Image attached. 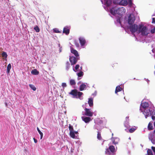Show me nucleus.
I'll list each match as a JSON object with an SVG mask.
<instances>
[{
	"label": "nucleus",
	"mask_w": 155,
	"mask_h": 155,
	"mask_svg": "<svg viewBox=\"0 0 155 155\" xmlns=\"http://www.w3.org/2000/svg\"><path fill=\"white\" fill-rule=\"evenodd\" d=\"M139 33H141L143 36H146L149 34V31L147 28L142 25H139Z\"/></svg>",
	"instance_id": "1"
},
{
	"label": "nucleus",
	"mask_w": 155,
	"mask_h": 155,
	"mask_svg": "<svg viewBox=\"0 0 155 155\" xmlns=\"http://www.w3.org/2000/svg\"><path fill=\"white\" fill-rule=\"evenodd\" d=\"M83 94V93L81 92H78L76 89L72 90L69 93V94L73 96V97L77 98L78 97L79 98H80Z\"/></svg>",
	"instance_id": "2"
},
{
	"label": "nucleus",
	"mask_w": 155,
	"mask_h": 155,
	"mask_svg": "<svg viewBox=\"0 0 155 155\" xmlns=\"http://www.w3.org/2000/svg\"><path fill=\"white\" fill-rule=\"evenodd\" d=\"M130 25L128 27V28L132 33H134L137 31H138L139 25L138 26L135 24Z\"/></svg>",
	"instance_id": "3"
},
{
	"label": "nucleus",
	"mask_w": 155,
	"mask_h": 155,
	"mask_svg": "<svg viewBox=\"0 0 155 155\" xmlns=\"http://www.w3.org/2000/svg\"><path fill=\"white\" fill-rule=\"evenodd\" d=\"M135 20V18L134 15L132 14H130L128 17V23L129 25H132Z\"/></svg>",
	"instance_id": "4"
},
{
	"label": "nucleus",
	"mask_w": 155,
	"mask_h": 155,
	"mask_svg": "<svg viewBox=\"0 0 155 155\" xmlns=\"http://www.w3.org/2000/svg\"><path fill=\"white\" fill-rule=\"evenodd\" d=\"M126 12V10L124 7H122L117 9V14L119 15H122Z\"/></svg>",
	"instance_id": "5"
},
{
	"label": "nucleus",
	"mask_w": 155,
	"mask_h": 155,
	"mask_svg": "<svg viewBox=\"0 0 155 155\" xmlns=\"http://www.w3.org/2000/svg\"><path fill=\"white\" fill-rule=\"evenodd\" d=\"M85 112L84 115L89 117H92L93 114V112L91 111V109L85 108L84 109Z\"/></svg>",
	"instance_id": "6"
},
{
	"label": "nucleus",
	"mask_w": 155,
	"mask_h": 155,
	"mask_svg": "<svg viewBox=\"0 0 155 155\" xmlns=\"http://www.w3.org/2000/svg\"><path fill=\"white\" fill-rule=\"evenodd\" d=\"M79 40L81 46L84 48L86 43V41L85 39L83 37H80L79 38Z\"/></svg>",
	"instance_id": "7"
},
{
	"label": "nucleus",
	"mask_w": 155,
	"mask_h": 155,
	"mask_svg": "<svg viewBox=\"0 0 155 155\" xmlns=\"http://www.w3.org/2000/svg\"><path fill=\"white\" fill-rule=\"evenodd\" d=\"M152 110L150 109H144V114L145 115V117L147 118L151 113Z\"/></svg>",
	"instance_id": "8"
},
{
	"label": "nucleus",
	"mask_w": 155,
	"mask_h": 155,
	"mask_svg": "<svg viewBox=\"0 0 155 155\" xmlns=\"http://www.w3.org/2000/svg\"><path fill=\"white\" fill-rule=\"evenodd\" d=\"M69 60L71 64L74 65L77 63L78 59L75 57L72 56L70 58Z\"/></svg>",
	"instance_id": "9"
},
{
	"label": "nucleus",
	"mask_w": 155,
	"mask_h": 155,
	"mask_svg": "<svg viewBox=\"0 0 155 155\" xmlns=\"http://www.w3.org/2000/svg\"><path fill=\"white\" fill-rule=\"evenodd\" d=\"M70 29V28L69 27L66 26L63 28V33L66 35H68L69 33Z\"/></svg>",
	"instance_id": "10"
},
{
	"label": "nucleus",
	"mask_w": 155,
	"mask_h": 155,
	"mask_svg": "<svg viewBox=\"0 0 155 155\" xmlns=\"http://www.w3.org/2000/svg\"><path fill=\"white\" fill-rule=\"evenodd\" d=\"M71 51L72 53L74 54L76 57L79 56L78 52L72 47L71 48Z\"/></svg>",
	"instance_id": "11"
},
{
	"label": "nucleus",
	"mask_w": 155,
	"mask_h": 155,
	"mask_svg": "<svg viewBox=\"0 0 155 155\" xmlns=\"http://www.w3.org/2000/svg\"><path fill=\"white\" fill-rule=\"evenodd\" d=\"M82 119L83 121L85 123H87L91 120V119L89 117H82Z\"/></svg>",
	"instance_id": "12"
},
{
	"label": "nucleus",
	"mask_w": 155,
	"mask_h": 155,
	"mask_svg": "<svg viewBox=\"0 0 155 155\" xmlns=\"http://www.w3.org/2000/svg\"><path fill=\"white\" fill-rule=\"evenodd\" d=\"M104 4L107 6H109L112 3V1L111 0H104Z\"/></svg>",
	"instance_id": "13"
},
{
	"label": "nucleus",
	"mask_w": 155,
	"mask_h": 155,
	"mask_svg": "<svg viewBox=\"0 0 155 155\" xmlns=\"http://www.w3.org/2000/svg\"><path fill=\"white\" fill-rule=\"evenodd\" d=\"M88 103L90 107L93 106V99L92 98H89Z\"/></svg>",
	"instance_id": "14"
},
{
	"label": "nucleus",
	"mask_w": 155,
	"mask_h": 155,
	"mask_svg": "<svg viewBox=\"0 0 155 155\" xmlns=\"http://www.w3.org/2000/svg\"><path fill=\"white\" fill-rule=\"evenodd\" d=\"M110 13L113 15H115L117 14V9H116L114 8H112L110 9Z\"/></svg>",
	"instance_id": "15"
},
{
	"label": "nucleus",
	"mask_w": 155,
	"mask_h": 155,
	"mask_svg": "<svg viewBox=\"0 0 155 155\" xmlns=\"http://www.w3.org/2000/svg\"><path fill=\"white\" fill-rule=\"evenodd\" d=\"M141 105L142 107L144 109H146L149 106V104L147 102H145L144 103H142Z\"/></svg>",
	"instance_id": "16"
},
{
	"label": "nucleus",
	"mask_w": 155,
	"mask_h": 155,
	"mask_svg": "<svg viewBox=\"0 0 155 155\" xmlns=\"http://www.w3.org/2000/svg\"><path fill=\"white\" fill-rule=\"evenodd\" d=\"M120 4L123 6H126L127 4V0H121L120 2Z\"/></svg>",
	"instance_id": "17"
},
{
	"label": "nucleus",
	"mask_w": 155,
	"mask_h": 155,
	"mask_svg": "<svg viewBox=\"0 0 155 155\" xmlns=\"http://www.w3.org/2000/svg\"><path fill=\"white\" fill-rule=\"evenodd\" d=\"M86 87V85L84 83H83L80 85L79 87V90L80 91L84 90L85 88Z\"/></svg>",
	"instance_id": "18"
},
{
	"label": "nucleus",
	"mask_w": 155,
	"mask_h": 155,
	"mask_svg": "<svg viewBox=\"0 0 155 155\" xmlns=\"http://www.w3.org/2000/svg\"><path fill=\"white\" fill-rule=\"evenodd\" d=\"M39 72L38 71L37 69H34L32 70L31 73L33 75H38V74Z\"/></svg>",
	"instance_id": "19"
},
{
	"label": "nucleus",
	"mask_w": 155,
	"mask_h": 155,
	"mask_svg": "<svg viewBox=\"0 0 155 155\" xmlns=\"http://www.w3.org/2000/svg\"><path fill=\"white\" fill-rule=\"evenodd\" d=\"M69 135L72 138L74 139L76 138L77 137L75 136V134L74 131L70 132Z\"/></svg>",
	"instance_id": "20"
},
{
	"label": "nucleus",
	"mask_w": 155,
	"mask_h": 155,
	"mask_svg": "<svg viewBox=\"0 0 155 155\" xmlns=\"http://www.w3.org/2000/svg\"><path fill=\"white\" fill-rule=\"evenodd\" d=\"M122 90V89L120 86H118L116 87L115 93L117 94L118 92L121 91Z\"/></svg>",
	"instance_id": "21"
},
{
	"label": "nucleus",
	"mask_w": 155,
	"mask_h": 155,
	"mask_svg": "<svg viewBox=\"0 0 155 155\" xmlns=\"http://www.w3.org/2000/svg\"><path fill=\"white\" fill-rule=\"evenodd\" d=\"M109 149L111 152L113 153L115 152V148L114 146L113 145L110 146H109Z\"/></svg>",
	"instance_id": "22"
},
{
	"label": "nucleus",
	"mask_w": 155,
	"mask_h": 155,
	"mask_svg": "<svg viewBox=\"0 0 155 155\" xmlns=\"http://www.w3.org/2000/svg\"><path fill=\"white\" fill-rule=\"evenodd\" d=\"M148 129L149 130H152L153 129L152 124L150 122L148 124Z\"/></svg>",
	"instance_id": "23"
},
{
	"label": "nucleus",
	"mask_w": 155,
	"mask_h": 155,
	"mask_svg": "<svg viewBox=\"0 0 155 155\" xmlns=\"http://www.w3.org/2000/svg\"><path fill=\"white\" fill-rule=\"evenodd\" d=\"M2 56L4 59H6L8 56L7 53L5 52H3L2 54Z\"/></svg>",
	"instance_id": "24"
},
{
	"label": "nucleus",
	"mask_w": 155,
	"mask_h": 155,
	"mask_svg": "<svg viewBox=\"0 0 155 155\" xmlns=\"http://www.w3.org/2000/svg\"><path fill=\"white\" fill-rule=\"evenodd\" d=\"M76 82L74 79H71L70 81V84L71 85H74L76 84Z\"/></svg>",
	"instance_id": "25"
},
{
	"label": "nucleus",
	"mask_w": 155,
	"mask_h": 155,
	"mask_svg": "<svg viewBox=\"0 0 155 155\" xmlns=\"http://www.w3.org/2000/svg\"><path fill=\"white\" fill-rule=\"evenodd\" d=\"M11 68V65L10 64H8L7 67V73H9L10 72V70Z\"/></svg>",
	"instance_id": "26"
},
{
	"label": "nucleus",
	"mask_w": 155,
	"mask_h": 155,
	"mask_svg": "<svg viewBox=\"0 0 155 155\" xmlns=\"http://www.w3.org/2000/svg\"><path fill=\"white\" fill-rule=\"evenodd\" d=\"M37 130L38 132V133H39L40 135V139H42L43 136V133L41 132V131L40 130L39 128L38 127H37Z\"/></svg>",
	"instance_id": "27"
},
{
	"label": "nucleus",
	"mask_w": 155,
	"mask_h": 155,
	"mask_svg": "<svg viewBox=\"0 0 155 155\" xmlns=\"http://www.w3.org/2000/svg\"><path fill=\"white\" fill-rule=\"evenodd\" d=\"M34 29L37 32H38L40 31V30L39 27L38 26H36L34 28Z\"/></svg>",
	"instance_id": "28"
},
{
	"label": "nucleus",
	"mask_w": 155,
	"mask_h": 155,
	"mask_svg": "<svg viewBox=\"0 0 155 155\" xmlns=\"http://www.w3.org/2000/svg\"><path fill=\"white\" fill-rule=\"evenodd\" d=\"M29 86L34 91H35L36 90V88L32 84H30L29 85Z\"/></svg>",
	"instance_id": "29"
},
{
	"label": "nucleus",
	"mask_w": 155,
	"mask_h": 155,
	"mask_svg": "<svg viewBox=\"0 0 155 155\" xmlns=\"http://www.w3.org/2000/svg\"><path fill=\"white\" fill-rule=\"evenodd\" d=\"M148 155H153L152 150L150 149H148L147 150Z\"/></svg>",
	"instance_id": "30"
},
{
	"label": "nucleus",
	"mask_w": 155,
	"mask_h": 155,
	"mask_svg": "<svg viewBox=\"0 0 155 155\" xmlns=\"http://www.w3.org/2000/svg\"><path fill=\"white\" fill-rule=\"evenodd\" d=\"M69 129L70 132H72L74 131V130L73 126L71 125L70 124H69Z\"/></svg>",
	"instance_id": "31"
},
{
	"label": "nucleus",
	"mask_w": 155,
	"mask_h": 155,
	"mask_svg": "<svg viewBox=\"0 0 155 155\" xmlns=\"http://www.w3.org/2000/svg\"><path fill=\"white\" fill-rule=\"evenodd\" d=\"M83 74L84 73L82 71H81L77 74V75L78 77H82L83 75Z\"/></svg>",
	"instance_id": "32"
},
{
	"label": "nucleus",
	"mask_w": 155,
	"mask_h": 155,
	"mask_svg": "<svg viewBox=\"0 0 155 155\" xmlns=\"http://www.w3.org/2000/svg\"><path fill=\"white\" fill-rule=\"evenodd\" d=\"M151 117L153 120H155V111L152 112Z\"/></svg>",
	"instance_id": "33"
},
{
	"label": "nucleus",
	"mask_w": 155,
	"mask_h": 155,
	"mask_svg": "<svg viewBox=\"0 0 155 155\" xmlns=\"http://www.w3.org/2000/svg\"><path fill=\"white\" fill-rule=\"evenodd\" d=\"M97 137V139H98L100 140L101 139L102 137L101 136V134L100 132H98Z\"/></svg>",
	"instance_id": "34"
},
{
	"label": "nucleus",
	"mask_w": 155,
	"mask_h": 155,
	"mask_svg": "<svg viewBox=\"0 0 155 155\" xmlns=\"http://www.w3.org/2000/svg\"><path fill=\"white\" fill-rule=\"evenodd\" d=\"M53 31L54 32L56 33H61V31H59L58 29L56 28H55L53 29Z\"/></svg>",
	"instance_id": "35"
},
{
	"label": "nucleus",
	"mask_w": 155,
	"mask_h": 155,
	"mask_svg": "<svg viewBox=\"0 0 155 155\" xmlns=\"http://www.w3.org/2000/svg\"><path fill=\"white\" fill-rule=\"evenodd\" d=\"M132 0H128V5L130 7H131L132 5Z\"/></svg>",
	"instance_id": "36"
},
{
	"label": "nucleus",
	"mask_w": 155,
	"mask_h": 155,
	"mask_svg": "<svg viewBox=\"0 0 155 155\" xmlns=\"http://www.w3.org/2000/svg\"><path fill=\"white\" fill-rule=\"evenodd\" d=\"M135 130V128L134 127H132L129 130V131L130 133H132L134 132Z\"/></svg>",
	"instance_id": "37"
},
{
	"label": "nucleus",
	"mask_w": 155,
	"mask_h": 155,
	"mask_svg": "<svg viewBox=\"0 0 155 155\" xmlns=\"http://www.w3.org/2000/svg\"><path fill=\"white\" fill-rule=\"evenodd\" d=\"M74 43L76 47H79V44L77 41L75 40L74 41Z\"/></svg>",
	"instance_id": "38"
},
{
	"label": "nucleus",
	"mask_w": 155,
	"mask_h": 155,
	"mask_svg": "<svg viewBox=\"0 0 155 155\" xmlns=\"http://www.w3.org/2000/svg\"><path fill=\"white\" fill-rule=\"evenodd\" d=\"M70 63L68 61L66 63V69H69V67H70Z\"/></svg>",
	"instance_id": "39"
},
{
	"label": "nucleus",
	"mask_w": 155,
	"mask_h": 155,
	"mask_svg": "<svg viewBox=\"0 0 155 155\" xmlns=\"http://www.w3.org/2000/svg\"><path fill=\"white\" fill-rule=\"evenodd\" d=\"M118 67V64L117 63H115L112 65V67L114 68H117Z\"/></svg>",
	"instance_id": "40"
},
{
	"label": "nucleus",
	"mask_w": 155,
	"mask_h": 155,
	"mask_svg": "<svg viewBox=\"0 0 155 155\" xmlns=\"http://www.w3.org/2000/svg\"><path fill=\"white\" fill-rule=\"evenodd\" d=\"M109 149H106V150L105 151V153H106L107 154H110V152L109 150Z\"/></svg>",
	"instance_id": "41"
},
{
	"label": "nucleus",
	"mask_w": 155,
	"mask_h": 155,
	"mask_svg": "<svg viewBox=\"0 0 155 155\" xmlns=\"http://www.w3.org/2000/svg\"><path fill=\"white\" fill-rule=\"evenodd\" d=\"M67 86L66 83H63L62 84V86L64 88L66 87Z\"/></svg>",
	"instance_id": "42"
},
{
	"label": "nucleus",
	"mask_w": 155,
	"mask_h": 155,
	"mask_svg": "<svg viewBox=\"0 0 155 155\" xmlns=\"http://www.w3.org/2000/svg\"><path fill=\"white\" fill-rule=\"evenodd\" d=\"M112 140H113V143L114 144L116 145L117 144H118V142H116L114 140H113V139L112 138Z\"/></svg>",
	"instance_id": "43"
},
{
	"label": "nucleus",
	"mask_w": 155,
	"mask_h": 155,
	"mask_svg": "<svg viewBox=\"0 0 155 155\" xmlns=\"http://www.w3.org/2000/svg\"><path fill=\"white\" fill-rule=\"evenodd\" d=\"M79 64H77L75 67V69L76 70H77L78 69V68H79Z\"/></svg>",
	"instance_id": "44"
},
{
	"label": "nucleus",
	"mask_w": 155,
	"mask_h": 155,
	"mask_svg": "<svg viewBox=\"0 0 155 155\" xmlns=\"http://www.w3.org/2000/svg\"><path fill=\"white\" fill-rule=\"evenodd\" d=\"M151 149L153 150V152L155 153V147H152Z\"/></svg>",
	"instance_id": "45"
},
{
	"label": "nucleus",
	"mask_w": 155,
	"mask_h": 155,
	"mask_svg": "<svg viewBox=\"0 0 155 155\" xmlns=\"http://www.w3.org/2000/svg\"><path fill=\"white\" fill-rule=\"evenodd\" d=\"M117 22H118L120 24L121 23H120V18H117Z\"/></svg>",
	"instance_id": "46"
},
{
	"label": "nucleus",
	"mask_w": 155,
	"mask_h": 155,
	"mask_svg": "<svg viewBox=\"0 0 155 155\" xmlns=\"http://www.w3.org/2000/svg\"><path fill=\"white\" fill-rule=\"evenodd\" d=\"M155 28H154L151 31V33L152 34L154 33L155 32Z\"/></svg>",
	"instance_id": "47"
},
{
	"label": "nucleus",
	"mask_w": 155,
	"mask_h": 155,
	"mask_svg": "<svg viewBox=\"0 0 155 155\" xmlns=\"http://www.w3.org/2000/svg\"><path fill=\"white\" fill-rule=\"evenodd\" d=\"M152 23H154L155 24V18H152Z\"/></svg>",
	"instance_id": "48"
},
{
	"label": "nucleus",
	"mask_w": 155,
	"mask_h": 155,
	"mask_svg": "<svg viewBox=\"0 0 155 155\" xmlns=\"http://www.w3.org/2000/svg\"><path fill=\"white\" fill-rule=\"evenodd\" d=\"M33 140H34V142L35 143H37V140L35 139V138H33Z\"/></svg>",
	"instance_id": "49"
},
{
	"label": "nucleus",
	"mask_w": 155,
	"mask_h": 155,
	"mask_svg": "<svg viewBox=\"0 0 155 155\" xmlns=\"http://www.w3.org/2000/svg\"><path fill=\"white\" fill-rule=\"evenodd\" d=\"M74 134H78V131H74Z\"/></svg>",
	"instance_id": "50"
},
{
	"label": "nucleus",
	"mask_w": 155,
	"mask_h": 155,
	"mask_svg": "<svg viewBox=\"0 0 155 155\" xmlns=\"http://www.w3.org/2000/svg\"><path fill=\"white\" fill-rule=\"evenodd\" d=\"M154 126L155 127V121L154 123Z\"/></svg>",
	"instance_id": "51"
},
{
	"label": "nucleus",
	"mask_w": 155,
	"mask_h": 155,
	"mask_svg": "<svg viewBox=\"0 0 155 155\" xmlns=\"http://www.w3.org/2000/svg\"><path fill=\"white\" fill-rule=\"evenodd\" d=\"M81 69L82 68V67H81Z\"/></svg>",
	"instance_id": "52"
},
{
	"label": "nucleus",
	"mask_w": 155,
	"mask_h": 155,
	"mask_svg": "<svg viewBox=\"0 0 155 155\" xmlns=\"http://www.w3.org/2000/svg\"><path fill=\"white\" fill-rule=\"evenodd\" d=\"M155 155V152L154 153Z\"/></svg>",
	"instance_id": "53"
}]
</instances>
